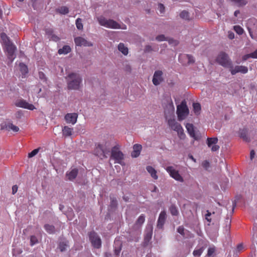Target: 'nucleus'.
Returning a JSON list of instances; mask_svg holds the SVG:
<instances>
[{
    "instance_id": "f257e3e1",
    "label": "nucleus",
    "mask_w": 257,
    "mask_h": 257,
    "mask_svg": "<svg viewBox=\"0 0 257 257\" xmlns=\"http://www.w3.org/2000/svg\"><path fill=\"white\" fill-rule=\"evenodd\" d=\"M68 89L78 90L81 87L82 79L80 75L76 73H71L66 77Z\"/></svg>"
},
{
    "instance_id": "f03ea898",
    "label": "nucleus",
    "mask_w": 257,
    "mask_h": 257,
    "mask_svg": "<svg viewBox=\"0 0 257 257\" xmlns=\"http://www.w3.org/2000/svg\"><path fill=\"white\" fill-rule=\"evenodd\" d=\"M97 20L99 25L104 27L113 29L120 28V25L117 22L112 19H106L103 16L98 17Z\"/></svg>"
},
{
    "instance_id": "7ed1b4c3",
    "label": "nucleus",
    "mask_w": 257,
    "mask_h": 257,
    "mask_svg": "<svg viewBox=\"0 0 257 257\" xmlns=\"http://www.w3.org/2000/svg\"><path fill=\"white\" fill-rule=\"evenodd\" d=\"M109 152V145L107 143L98 144L96 145L95 149H94V153L95 155L100 158H107L106 155Z\"/></svg>"
},
{
    "instance_id": "20e7f679",
    "label": "nucleus",
    "mask_w": 257,
    "mask_h": 257,
    "mask_svg": "<svg viewBox=\"0 0 257 257\" xmlns=\"http://www.w3.org/2000/svg\"><path fill=\"white\" fill-rule=\"evenodd\" d=\"M177 114L179 120L184 119L189 114V109L185 101H182L177 107Z\"/></svg>"
},
{
    "instance_id": "39448f33",
    "label": "nucleus",
    "mask_w": 257,
    "mask_h": 257,
    "mask_svg": "<svg viewBox=\"0 0 257 257\" xmlns=\"http://www.w3.org/2000/svg\"><path fill=\"white\" fill-rule=\"evenodd\" d=\"M216 62L224 67H231V61L227 54L221 52L217 56L216 59Z\"/></svg>"
},
{
    "instance_id": "423d86ee",
    "label": "nucleus",
    "mask_w": 257,
    "mask_h": 257,
    "mask_svg": "<svg viewBox=\"0 0 257 257\" xmlns=\"http://www.w3.org/2000/svg\"><path fill=\"white\" fill-rule=\"evenodd\" d=\"M111 158L114 160L115 163L121 164V162L123 159V154L117 146H114L112 148Z\"/></svg>"
},
{
    "instance_id": "0eeeda50",
    "label": "nucleus",
    "mask_w": 257,
    "mask_h": 257,
    "mask_svg": "<svg viewBox=\"0 0 257 257\" xmlns=\"http://www.w3.org/2000/svg\"><path fill=\"white\" fill-rule=\"evenodd\" d=\"M89 236L92 246L96 248H99L101 246V240L97 234L92 231L89 233Z\"/></svg>"
},
{
    "instance_id": "6e6552de",
    "label": "nucleus",
    "mask_w": 257,
    "mask_h": 257,
    "mask_svg": "<svg viewBox=\"0 0 257 257\" xmlns=\"http://www.w3.org/2000/svg\"><path fill=\"white\" fill-rule=\"evenodd\" d=\"M166 170L169 173L170 176L176 181H178L180 182H183L184 181V179L179 174V171L175 170L173 167H167Z\"/></svg>"
},
{
    "instance_id": "1a4fd4ad",
    "label": "nucleus",
    "mask_w": 257,
    "mask_h": 257,
    "mask_svg": "<svg viewBox=\"0 0 257 257\" xmlns=\"http://www.w3.org/2000/svg\"><path fill=\"white\" fill-rule=\"evenodd\" d=\"M229 68L230 72L232 75H235L237 73H241L242 74H246L248 72V68L245 66H235L233 67L232 63L231 64V67H228Z\"/></svg>"
},
{
    "instance_id": "9d476101",
    "label": "nucleus",
    "mask_w": 257,
    "mask_h": 257,
    "mask_svg": "<svg viewBox=\"0 0 257 257\" xmlns=\"http://www.w3.org/2000/svg\"><path fill=\"white\" fill-rule=\"evenodd\" d=\"M5 46L6 51L8 53V58L12 62L15 58L14 55L16 48L11 42L5 44Z\"/></svg>"
},
{
    "instance_id": "9b49d317",
    "label": "nucleus",
    "mask_w": 257,
    "mask_h": 257,
    "mask_svg": "<svg viewBox=\"0 0 257 257\" xmlns=\"http://www.w3.org/2000/svg\"><path fill=\"white\" fill-rule=\"evenodd\" d=\"M15 105L20 107L28 109L31 110L35 109L36 108L32 104L29 103L24 99H19L16 103Z\"/></svg>"
},
{
    "instance_id": "f8f14e48",
    "label": "nucleus",
    "mask_w": 257,
    "mask_h": 257,
    "mask_svg": "<svg viewBox=\"0 0 257 257\" xmlns=\"http://www.w3.org/2000/svg\"><path fill=\"white\" fill-rule=\"evenodd\" d=\"M163 81V72L161 70L156 71L153 78V83L155 85H158Z\"/></svg>"
},
{
    "instance_id": "ddd939ff",
    "label": "nucleus",
    "mask_w": 257,
    "mask_h": 257,
    "mask_svg": "<svg viewBox=\"0 0 257 257\" xmlns=\"http://www.w3.org/2000/svg\"><path fill=\"white\" fill-rule=\"evenodd\" d=\"M218 139L217 138H208L207 140V144L209 147H211V151L213 152L219 150V146L217 145Z\"/></svg>"
},
{
    "instance_id": "4468645a",
    "label": "nucleus",
    "mask_w": 257,
    "mask_h": 257,
    "mask_svg": "<svg viewBox=\"0 0 257 257\" xmlns=\"http://www.w3.org/2000/svg\"><path fill=\"white\" fill-rule=\"evenodd\" d=\"M74 42L76 45L78 46H92V44L88 42L84 38L81 37H77L74 39Z\"/></svg>"
},
{
    "instance_id": "2eb2a0df",
    "label": "nucleus",
    "mask_w": 257,
    "mask_h": 257,
    "mask_svg": "<svg viewBox=\"0 0 257 257\" xmlns=\"http://www.w3.org/2000/svg\"><path fill=\"white\" fill-rule=\"evenodd\" d=\"M78 114L76 113H69L66 114L65 119L68 123L74 124L77 120Z\"/></svg>"
},
{
    "instance_id": "dca6fc26",
    "label": "nucleus",
    "mask_w": 257,
    "mask_h": 257,
    "mask_svg": "<svg viewBox=\"0 0 257 257\" xmlns=\"http://www.w3.org/2000/svg\"><path fill=\"white\" fill-rule=\"evenodd\" d=\"M168 123L171 129L176 132H178L179 130H181L182 128L181 125L179 123L176 121L174 119H169L168 121Z\"/></svg>"
},
{
    "instance_id": "f3484780",
    "label": "nucleus",
    "mask_w": 257,
    "mask_h": 257,
    "mask_svg": "<svg viewBox=\"0 0 257 257\" xmlns=\"http://www.w3.org/2000/svg\"><path fill=\"white\" fill-rule=\"evenodd\" d=\"M166 213L165 211H161L157 221V227L162 228L165 222Z\"/></svg>"
},
{
    "instance_id": "a211bd4d",
    "label": "nucleus",
    "mask_w": 257,
    "mask_h": 257,
    "mask_svg": "<svg viewBox=\"0 0 257 257\" xmlns=\"http://www.w3.org/2000/svg\"><path fill=\"white\" fill-rule=\"evenodd\" d=\"M239 136L243 141L246 142H249L250 140L248 136V131L246 128L240 129L239 131Z\"/></svg>"
},
{
    "instance_id": "6ab92c4d",
    "label": "nucleus",
    "mask_w": 257,
    "mask_h": 257,
    "mask_svg": "<svg viewBox=\"0 0 257 257\" xmlns=\"http://www.w3.org/2000/svg\"><path fill=\"white\" fill-rule=\"evenodd\" d=\"M186 128L190 137L195 140H197V138L195 135L193 125L192 123H187L186 125Z\"/></svg>"
},
{
    "instance_id": "aec40b11",
    "label": "nucleus",
    "mask_w": 257,
    "mask_h": 257,
    "mask_svg": "<svg viewBox=\"0 0 257 257\" xmlns=\"http://www.w3.org/2000/svg\"><path fill=\"white\" fill-rule=\"evenodd\" d=\"M156 40L158 41H168L170 44H173L177 45L178 44V42L176 40H174L172 39H169L166 38L164 35H160L156 37Z\"/></svg>"
},
{
    "instance_id": "412c9836",
    "label": "nucleus",
    "mask_w": 257,
    "mask_h": 257,
    "mask_svg": "<svg viewBox=\"0 0 257 257\" xmlns=\"http://www.w3.org/2000/svg\"><path fill=\"white\" fill-rule=\"evenodd\" d=\"M177 232L185 238L192 237L193 236L189 231H185L183 226H180L178 227Z\"/></svg>"
},
{
    "instance_id": "4be33fe9",
    "label": "nucleus",
    "mask_w": 257,
    "mask_h": 257,
    "mask_svg": "<svg viewBox=\"0 0 257 257\" xmlns=\"http://www.w3.org/2000/svg\"><path fill=\"white\" fill-rule=\"evenodd\" d=\"M142 147L141 145L135 144L133 146V151L132 153V156L134 158L138 157L142 150Z\"/></svg>"
},
{
    "instance_id": "5701e85b",
    "label": "nucleus",
    "mask_w": 257,
    "mask_h": 257,
    "mask_svg": "<svg viewBox=\"0 0 257 257\" xmlns=\"http://www.w3.org/2000/svg\"><path fill=\"white\" fill-rule=\"evenodd\" d=\"M3 127L8 131L12 130L15 132H18L19 131V128L18 126L14 125L10 122L5 123L4 125L3 126Z\"/></svg>"
},
{
    "instance_id": "b1692460",
    "label": "nucleus",
    "mask_w": 257,
    "mask_h": 257,
    "mask_svg": "<svg viewBox=\"0 0 257 257\" xmlns=\"http://www.w3.org/2000/svg\"><path fill=\"white\" fill-rule=\"evenodd\" d=\"M78 173L77 169H73L69 172L67 173L66 175L68 177V180L70 181L73 180L77 177Z\"/></svg>"
},
{
    "instance_id": "393cba45",
    "label": "nucleus",
    "mask_w": 257,
    "mask_h": 257,
    "mask_svg": "<svg viewBox=\"0 0 257 257\" xmlns=\"http://www.w3.org/2000/svg\"><path fill=\"white\" fill-rule=\"evenodd\" d=\"M153 234V227L152 226L150 227V229L149 231H147L145 234L144 237V243L146 245H147L150 240L152 238Z\"/></svg>"
},
{
    "instance_id": "a878e982",
    "label": "nucleus",
    "mask_w": 257,
    "mask_h": 257,
    "mask_svg": "<svg viewBox=\"0 0 257 257\" xmlns=\"http://www.w3.org/2000/svg\"><path fill=\"white\" fill-rule=\"evenodd\" d=\"M146 169L153 179L157 180L158 178L157 171L153 167L149 166L147 167Z\"/></svg>"
},
{
    "instance_id": "bb28decb",
    "label": "nucleus",
    "mask_w": 257,
    "mask_h": 257,
    "mask_svg": "<svg viewBox=\"0 0 257 257\" xmlns=\"http://www.w3.org/2000/svg\"><path fill=\"white\" fill-rule=\"evenodd\" d=\"M68 247V241L67 240L61 241L58 245V248L61 252L64 251Z\"/></svg>"
},
{
    "instance_id": "cd10ccee",
    "label": "nucleus",
    "mask_w": 257,
    "mask_h": 257,
    "mask_svg": "<svg viewBox=\"0 0 257 257\" xmlns=\"http://www.w3.org/2000/svg\"><path fill=\"white\" fill-rule=\"evenodd\" d=\"M44 228L49 234H53L55 232V227L53 225L46 224L44 225Z\"/></svg>"
},
{
    "instance_id": "c85d7f7f",
    "label": "nucleus",
    "mask_w": 257,
    "mask_h": 257,
    "mask_svg": "<svg viewBox=\"0 0 257 257\" xmlns=\"http://www.w3.org/2000/svg\"><path fill=\"white\" fill-rule=\"evenodd\" d=\"M71 51V49L70 46L68 45L64 46L62 48L58 50V53L59 54H67L70 53Z\"/></svg>"
},
{
    "instance_id": "c756f323",
    "label": "nucleus",
    "mask_w": 257,
    "mask_h": 257,
    "mask_svg": "<svg viewBox=\"0 0 257 257\" xmlns=\"http://www.w3.org/2000/svg\"><path fill=\"white\" fill-rule=\"evenodd\" d=\"M182 58H185V59H188V64L193 63L195 62V60L194 59L192 55H191L187 54V55H179V59L180 60Z\"/></svg>"
},
{
    "instance_id": "7c9ffc66",
    "label": "nucleus",
    "mask_w": 257,
    "mask_h": 257,
    "mask_svg": "<svg viewBox=\"0 0 257 257\" xmlns=\"http://www.w3.org/2000/svg\"><path fill=\"white\" fill-rule=\"evenodd\" d=\"M118 49L124 55H126L128 54V48L124 46L123 43H120L118 44Z\"/></svg>"
},
{
    "instance_id": "2f4dec72",
    "label": "nucleus",
    "mask_w": 257,
    "mask_h": 257,
    "mask_svg": "<svg viewBox=\"0 0 257 257\" xmlns=\"http://www.w3.org/2000/svg\"><path fill=\"white\" fill-rule=\"evenodd\" d=\"M73 128L69 127L67 126H65L63 130V134L65 137H69L72 135Z\"/></svg>"
},
{
    "instance_id": "473e14b6",
    "label": "nucleus",
    "mask_w": 257,
    "mask_h": 257,
    "mask_svg": "<svg viewBox=\"0 0 257 257\" xmlns=\"http://www.w3.org/2000/svg\"><path fill=\"white\" fill-rule=\"evenodd\" d=\"M193 111L195 114L199 115L201 111V105L199 103H193Z\"/></svg>"
},
{
    "instance_id": "72a5a7b5",
    "label": "nucleus",
    "mask_w": 257,
    "mask_h": 257,
    "mask_svg": "<svg viewBox=\"0 0 257 257\" xmlns=\"http://www.w3.org/2000/svg\"><path fill=\"white\" fill-rule=\"evenodd\" d=\"M169 211L173 216H177L179 214V211L177 207L174 204L171 205L169 207Z\"/></svg>"
},
{
    "instance_id": "f704fd0d",
    "label": "nucleus",
    "mask_w": 257,
    "mask_h": 257,
    "mask_svg": "<svg viewBox=\"0 0 257 257\" xmlns=\"http://www.w3.org/2000/svg\"><path fill=\"white\" fill-rule=\"evenodd\" d=\"M115 245H118V248L115 247L114 249V253L116 255H118L120 250L121 249V243L119 240H115L114 241Z\"/></svg>"
},
{
    "instance_id": "c9c22d12",
    "label": "nucleus",
    "mask_w": 257,
    "mask_h": 257,
    "mask_svg": "<svg viewBox=\"0 0 257 257\" xmlns=\"http://www.w3.org/2000/svg\"><path fill=\"white\" fill-rule=\"evenodd\" d=\"M145 220V216L144 214H141L139 218H138L136 222V224L138 225H142Z\"/></svg>"
},
{
    "instance_id": "e433bc0d",
    "label": "nucleus",
    "mask_w": 257,
    "mask_h": 257,
    "mask_svg": "<svg viewBox=\"0 0 257 257\" xmlns=\"http://www.w3.org/2000/svg\"><path fill=\"white\" fill-rule=\"evenodd\" d=\"M1 37L4 45L8 43L9 42H11L9 38L5 33H1Z\"/></svg>"
},
{
    "instance_id": "4c0bfd02",
    "label": "nucleus",
    "mask_w": 257,
    "mask_h": 257,
    "mask_svg": "<svg viewBox=\"0 0 257 257\" xmlns=\"http://www.w3.org/2000/svg\"><path fill=\"white\" fill-rule=\"evenodd\" d=\"M82 22V19L80 18H77L76 20V26L77 29L79 30H82L83 29V25Z\"/></svg>"
},
{
    "instance_id": "58836bf2",
    "label": "nucleus",
    "mask_w": 257,
    "mask_h": 257,
    "mask_svg": "<svg viewBox=\"0 0 257 257\" xmlns=\"http://www.w3.org/2000/svg\"><path fill=\"white\" fill-rule=\"evenodd\" d=\"M57 11L61 14L65 15L69 13V9L67 7L63 6L59 8Z\"/></svg>"
},
{
    "instance_id": "ea45409f",
    "label": "nucleus",
    "mask_w": 257,
    "mask_h": 257,
    "mask_svg": "<svg viewBox=\"0 0 257 257\" xmlns=\"http://www.w3.org/2000/svg\"><path fill=\"white\" fill-rule=\"evenodd\" d=\"M233 29L238 35H242L244 32L243 29L238 25L234 26L233 27Z\"/></svg>"
},
{
    "instance_id": "a19ab883",
    "label": "nucleus",
    "mask_w": 257,
    "mask_h": 257,
    "mask_svg": "<svg viewBox=\"0 0 257 257\" xmlns=\"http://www.w3.org/2000/svg\"><path fill=\"white\" fill-rule=\"evenodd\" d=\"M110 207L111 208H115L117 205V201L115 198L110 197Z\"/></svg>"
},
{
    "instance_id": "79ce46f5",
    "label": "nucleus",
    "mask_w": 257,
    "mask_h": 257,
    "mask_svg": "<svg viewBox=\"0 0 257 257\" xmlns=\"http://www.w3.org/2000/svg\"><path fill=\"white\" fill-rule=\"evenodd\" d=\"M180 16L183 19L187 20H189V13L186 11H182L180 14Z\"/></svg>"
},
{
    "instance_id": "37998d69",
    "label": "nucleus",
    "mask_w": 257,
    "mask_h": 257,
    "mask_svg": "<svg viewBox=\"0 0 257 257\" xmlns=\"http://www.w3.org/2000/svg\"><path fill=\"white\" fill-rule=\"evenodd\" d=\"M20 67L21 71L23 74H26L28 72L27 66L25 64L23 63H20Z\"/></svg>"
},
{
    "instance_id": "c03bdc74",
    "label": "nucleus",
    "mask_w": 257,
    "mask_h": 257,
    "mask_svg": "<svg viewBox=\"0 0 257 257\" xmlns=\"http://www.w3.org/2000/svg\"><path fill=\"white\" fill-rule=\"evenodd\" d=\"M38 243V239L35 235H32L30 237V245L33 246L34 245Z\"/></svg>"
},
{
    "instance_id": "a18cd8bd",
    "label": "nucleus",
    "mask_w": 257,
    "mask_h": 257,
    "mask_svg": "<svg viewBox=\"0 0 257 257\" xmlns=\"http://www.w3.org/2000/svg\"><path fill=\"white\" fill-rule=\"evenodd\" d=\"M203 251V248L196 249L193 251V254L194 256H199L202 254Z\"/></svg>"
},
{
    "instance_id": "49530a36",
    "label": "nucleus",
    "mask_w": 257,
    "mask_h": 257,
    "mask_svg": "<svg viewBox=\"0 0 257 257\" xmlns=\"http://www.w3.org/2000/svg\"><path fill=\"white\" fill-rule=\"evenodd\" d=\"M177 132L178 134V136L180 139L184 140L185 138L186 135H185V133H184V130H183V128H182L181 130H179Z\"/></svg>"
},
{
    "instance_id": "de8ad7c7",
    "label": "nucleus",
    "mask_w": 257,
    "mask_h": 257,
    "mask_svg": "<svg viewBox=\"0 0 257 257\" xmlns=\"http://www.w3.org/2000/svg\"><path fill=\"white\" fill-rule=\"evenodd\" d=\"M238 5L239 6H243L247 4V2L245 0H231Z\"/></svg>"
},
{
    "instance_id": "09e8293b",
    "label": "nucleus",
    "mask_w": 257,
    "mask_h": 257,
    "mask_svg": "<svg viewBox=\"0 0 257 257\" xmlns=\"http://www.w3.org/2000/svg\"><path fill=\"white\" fill-rule=\"evenodd\" d=\"M39 152V149H34L31 152L28 154V157L32 158L35 156L36 155L38 154Z\"/></svg>"
},
{
    "instance_id": "8fccbe9b",
    "label": "nucleus",
    "mask_w": 257,
    "mask_h": 257,
    "mask_svg": "<svg viewBox=\"0 0 257 257\" xmlns=\"http://www.w3.org/2000/svg\"><path fill=\"white\" fill-rule=\"evenodd\" d=\"M46 34L50 37L53 34V30L51 28H48L45 30Z\"/></svg>"
},
{
    "instance_id": "3c124183",
    "label": "nucleus",
    "mask_w": 257,
    "mask_h": 257,
    "mask_svg": "<svg viewBox=\"0 0 257 257\" xmlns=\"http://www.w3.org/2000/svg\"><path fill=\"white\" fill-rule=\"evenodd\" d=\"M158 9L160 11V14H163L165 12V7L162 4H159L158 5Z\"/></svg>"
},
{
    "instance_id": "603ef678",
    "label": "nucleus",
    "mask_w": 257,
    "mask_h": 257,
    "mask_svg": "<svg viewBox=\"0 0 257 257\" xmlns=\"http://www.w3.org/2000/svg\"><path fill=\"white\" fill-rule=\"evenodd\" d=\"M202 165L204 168L207 170L209 167V163L208 161L205 160L202 162Z\"/></svg>"
},
{
    "instance_id": "864d4df0",
    "label": "nucleus",
    "mask_w": 257,
    "mask_h": 257,
    "mask_svg": "<svg viewBox=\"0 0 257 257\" xmlns=\"http://www.w3.org/2000/svg\"><path fill=\"white\" fill-rule=\"evenodd\" d=\"M214 251L215 249L214 248H209L207 251V255L210 256L214 253Z\"/></svg>"
},
{
    "instance_id": "5fc2aeb1",
    "label": "nucleus",
    "mask_w": 257,
    "mask_h": 257,
    "mask_svg": "<svg viewBox=\"0 0 257 257\" xmlns=\"http://www.w3.org/2000/svg\"><path fill=\"white\" fill-rule=\"evenodd\" d=\"M250 58H251L250 53L246 54V55H244V56H243L242 57V60L243 61H245L246 60H247L248 59H249Z\"/></svg>"
},
{
    "instance_id": "6e6d98bb",
    "label": "nucleus",
    "mask_w": 257,
    "mask_h": 257,
    "mask_svg": "<svg viewBox=\"0 0 257 257\" xmlns=\"http://www.w3.org/2000/svg\"><path fill=\"white\" fill-rule=\"evenodd\" d=\"M49 38L55 42L58 41L60 40V38L54 34Z\"/></svg>"
},
{
    "instance_id": "4d7b16f0",
    "label": "nucleus",
    "mask_w": 257,
    "mask_h": 257,
    "mask_svg": "<svg viewBox=\"0 0 257 257\" xmlns=\"http://www.w3.org/2000/svg\"><path fill=\"white\" fill-rule=\"evenodd\" d=\"M39 76L40 79H41V80H46L45 75L42 72H40L39 73Z\"/></svg>"
},
{
    "instance_id": "13d9d810",
    "label": "nucleus",
    "mask_w": 257,
    "mask_h": 257,
    "mask_svg": "<svg viewBox=\"0 0 257 257\" xmlns=\"http://www.w3.org/2000/svg\"><path fill=\"white\" fill-rule=\"evenodd\" d=\"M228 37L229 39L232 40L234 38V34L232 32H228Z\"/></svg>"
},
{
    "instance_id": "bf43d9fd",
    "label": "nucleus",
    "mask_w": 257,
    "mask_h": 257,
    "mask_svg": "<svg viewBox=\"0 0 257 257\" xmlns=\"http://www.w3.org/2000/svg\"><path fill=\"white\" fill-rule=\"evenodd\" d=\"M243 248V246L242 244H239L237 246L236 249L237 251L240 252Z\"/></svg>"
},
{
    "instance_id": "052dcab7",
    "label": "nucleus",
    "mask_w": 257,
    "mask_h": 257,
    "mask_svg": "<svg viewBox=\"0 0 257 257\" xmlns=\"http://www.w3.org/2000/svg\"><path fill=\"white\" fill-rule=\"evenodd\" d=\"M18 186L17 185H14L12 187V193L15 194L18 191Z\"/></svg>"
},
{
    "instance_id": "680f3d73",
    "label": "nucleus",
    "mask_w": 257,
    "mask_h": 257,
    "mask_svg": "<svg viewBox=\"0 0 257 257\" xmlns=\"http://www.w3.org/2000/svg\"><path fill=\"white\" fill-rule=\"evenodd\" d=\"M152 50V47L150 45H147L145 48V52H149L151 51Z\"/></svg>"
},
{
    "instance_id": "e2e57ef3",
    "label": "nucleus",
    "mask_w": 257,
    "mask_h": 257,
    "mask_svg": "<svg viewBox=\"0 0 257 257\" xmlns=\"http://www.w3.org/2000/svg\"><path fill=\"white\" fill-rule=\"evenodd\" d=\"M250 54L252 58H257V49Z\"/></svg>"
},
{
    "instance_id": "0e129e2a",
    "label": "nucleus",
    "mask_w": 257,
    "mask_h": 257,
    "mask_svg": "<svg viewBox=\"0 0 257 257\" xmlns=\"http://www.w3.org/2000/svg\"><path fill=\"white\" fill-rule=\"evenodd\" d=\"M255 155V152L253 150H251L250 153V158L251 160H252V159L254 157Z\"/></svg>"
},
{
    "instance_id": "69168bd1",
    "label": "nucleus",
    "mask_w": 257,
    "mask_h": 257,
    "mask_svg": "<svg viewBox=\"0 0 257 257\" xmlns=\"http://www.w3.org/2000/svg\"><path fill=\"white\" fill-rule=\"evenodd\" d=\"M211 215V213L208 211V213L206 214V219L209 222H211V219H209L208 217Z\"/></svg>"
},
{
    "instance_id": "338daca9",
    "label": "nucleus",
    "mask_w": 257,
    "mask_h": 257,
    "mask_svg": "<svg viewBox=\"0 0 257 257\" xmlns=\"http://www.w3.org/2000/svg\"><path fill=\"white\" fill-rule=\"evenodd\" d=\"M240 13V11L239 10H236L234 13V15L235 17H237V15Z\"/></svg>"
},
{
    "instance_id": "774afa93",
    "label": "nucleus",
    "mask_w": 257,
    "mask_h": 257,
    "mask_svg": "<svg viewBox=\"0 0 257 257\" xmlns=\"http://www.w3.org/2000/svg\"><path fill=\"white\" fill-rule=\"evenodd\" d=\"M123 199L125 202H128L129 201V198L128 197L123 196Z\"/></svg>"
}]
</instances>
